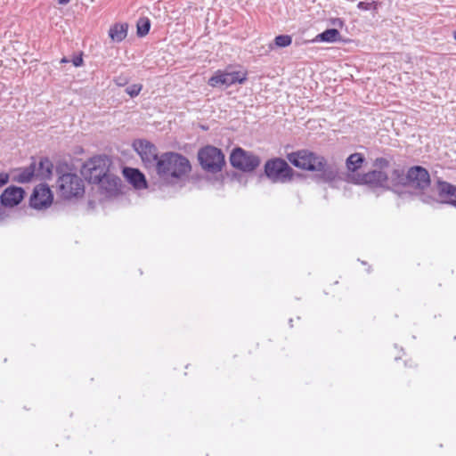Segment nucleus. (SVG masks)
Returning <instances> with one entry per match:
<instances>
[{"label": "nucleus", "mask_w": 456, "mask_h": 456, "mask_svg": "<svg viewBox=\"0 0 456 456\" xmlns=\"http://www.w3.org/2000/svg\"><path fill=\"white\" fill-rule=\"evenodd\" d=\"M288 159L296 167L303 170L320 172V178L326 183L334 181L338 175V169L327 163L324 157L307 150L289 154Z\"/></svg>", "instance_id": "f257e3e1"}, {"label": "nucleus", "mask_w": 456, "mask_h": 456, "mask_svg": "<svg viewBox=\"0 0 456 456\" xmlns=\"http://www.w3.org/2000/svg\"><path fill=\"white\" fill-rule=\"evenodd\" d=\"M191 168L187 158L179 153L169 151L159 155L154 171L161 182L166 184H172L186 175Z\"/></svg>", "instance_id": "f03ea898"}, {"label": "nucleus", "mask_w": 456, "mask_h": 456, "mask_svg": "<svg viewBox=\"0 0 456 456\" xmlns=\"http://www.w3.org/2000/svg\"><path fill=\"white\" fill-rule=\"evenodd\" d=\"M110 164V159L107 156H94L84 163L81 174L90 183L97 184L109 175Z\"/></svg>", "instance_id": "7ed1b4c3"}, {"label": "nucleus", "mask_w": 456, "mask_h": 456, "mask_svg": "<svg viewBox=\"0 0 456 456\" xmlns=\"http://www.w3.org/2000/svg\"><path fill=\"white\" fill-rule=\"evenodd\" d=\"M60 195L65 200L78 198L85 192L83 180L76 174L66 173L61 175L57 181Z\"/></svg>", "instance_id": "20e7f679"}, {"label": "nucleus", "mask_w": 456, "mask_h": 456, "mask_svg": "<svg viewBox=\"0 0 456 456\" xmlns=\"http://www.w3.org/2000/svg\"><path fill=\"white\" fill-rule=\"evenodd\" d=\"M198 159L202 168L213 174L221 171L225 163L222 151L211 145L200 149Z\"/></svg>", "instance_id": "39448f33"}, {"label": "nucleus", "mask_w": 456, "mask_h": 456, "mask_svg": "<svg viewBox=\"0 0 456 456\" xmlns=\"http://www.w3.org/2000/svg\"><path fill=\"white\" fill-rule=\"evenodd\" d=\"M248 79L246 71L216 70L208 79V84L211 87H229L235 84H243Z\"/></svg>", "instance_id": "423d86ee"}, {"label": "nucleus", "mask_w": 456, "mask_h": 456, "mask_svg": "<svg viewBox=\"0 0 456 456\" xmlns=\"http://www.w3.org/2000/svg\"><path fill=\"white\" fill-rule=\"evenodd\" d=\"M231 165L241 171L251 172L260 164L259 158L250 151L241 148H236L230 156Z\"/></svg>", "instance_id": "0eeeda50"}, {"label": "nucleus", "mask_w": 456, "mask_h": 456, "mask_svg": "<svg viewBox=\"0 0 456 456\" xmlns=\"http://www.w3.org/2000/svg\"><path fill=\"white\" fill-rule=\"evenodd\" d=\"M265 172L272 181L284 183L291 178L293 169L285 160L274 159L265 163Z\"/></svg>", "instance_id": "6e6552de"}, {"label": "nucleus", "mask_w": 456, "mask_h": 456, "mask_svg": "<svg viewBox=\"0 0 456 456\" xmlns=\"http://www.w3.org/2000/svg\"><path fill=\"white\" fill-rule=\"evenodd\" d=\"M134 147L140 155L144 167L149 170H154L159 159L157 147L147 140L135 141Z\"/></svg>", "instance_id": "1a4fd4ad"}, {"label": "nucleus", "mask_w": 456, "mask_h": 456, "mask_svg": "<svg viewBox=\"0 0 456 456\" xmlns=\"http://www.w3.org/2000/svg\"><path fill=\"white\" fill-rule=\"evenodd\" d=\"M428 171L420 166H414L408 169V184L418 190H425L430 185Z\"/></svg>", "instance_id": "9d476101"}, {"label": "nucleus", "mask_w": 456, "mask_h": 456, "mask_svg": "<svg viewBox=\"0 0 456 456\" xmlns=\"http://www.w3.org/2000/svg\"><path fill=\"white\" fill-rule=\"evenodd\" d=\"M53 200V194L45 184L36 186L29 199V204L33 208L41 209L49 206Z\"/></svg>", "instance_id": "9b49d317"}, {"label": "nucleus", "mask_w": 456, "mask_h": 456, "mask_svg": "<svg viewBox=\"0 0 456 456\" xmlns=\"http://www.w3.org/2000/svg\"><path fill=\"white\" fill-rule=\"evenodd\" d=\"M388 177L386 173L379 170H373L358 175L356 183L366 184L371 188H384L387 185Z\"/></svg>", "instance_id": "f8f14e48"}, {"label": "nucleus", "mask_w": 456, "mask_h": 456, "mask_svg": "<svg viewBox=\"0 0 456 456\" xmlns=\"http://www.w3.org/2000/svg\"><path fill=\"white\" fill-rule=\"evenodd\" d=\"M97 184L99 185L101 194L104 195L106 198H111L120 192L122 181L118 176L109 173V175Z\"/></svg>", "instance_id": "ddd939ff"}, {"label": "nucleus", "mask_w": 456, "mask_h": 456, "mask_svg": "<svg viewBox=\"0 0 456 456\" xmlns=\"http://www.w3.org/2000/svg\"><path fill=\"white\" fill-rule=\"evenodd\" d=\"M437 191L440 202L456 207V186L445 182L437 181Z\"/></svg>", "instance_id": "4468645a"}, {"label": "nucleus", "mask_w": 456, "mask_h": 456, "mask_svg": "<svg viewBox=\"0 0 456 456\" xmlns=\"http://www.w3.org/2000/svg\"><path fill=\"white\" fill-rule=\"evenodd\" d=\"M25 191L20 187L10 186L6 188L0 197L2 205L14 207L23 199Z\"/></svg>", "instance_id": "2eb2a0df"}, {"label": "nucleus", "mask_w": 456, "mask_h": 456, "mask_svg": "<svg viewBox=\"0 0 456 456\" xmlns=\"http://www.w3.org/2000/svg\"><path fill=\"white\" fill-rule=\"evenodd\" d=\"M123 174L126 180L137 190L147 187V182L144 175L136 168L125 167Z\"/></svg>", "instance_id": "dca6fc26"}, {"label": "nucleus", "mask_w": 456, "mask_h": 456, "mask_svg": "<svg viewBox=\"0 0 456 456\" xmlns=\"http://www.w3.org/2000/svg\"><path fill=\"white\" fill-rule=\"evenodd\" d=\"M128 25L126 23H115L109 30V36L112 41L120 43L127 36Z\"/></svg>", "instance_id": "f3484780"}, {"label": "nucleus", "mask_w": 456, "mask_h": 456, "mask_svg": "<svg viewBox=\"0 0 456 456\" xmlns=\"http://www.w3.org/2000/svg\"><path fill=\"white\" fill-rule=\"evenodd\" d=\"M53 167V163L47 158L41 159L38 166H36V176L42 180L49 179Z\"/></svg>", "instance_id": "a211bd4d"}, {"label": "nucleus", "mask_w": 456, "mask_h": 456, "mask_svg": "<svg viewBox=\"0 0 456 456\" xmlns=\"http://www.w3.org/2000/svg\"><path fill=\"white\" fill-rule=\"evenodd\" d=\"M340 39L341 35L337 28H329L317 35L315 40L319 42L334 43L340 41Z\"/></svg>", "instance_id": "6ab92c4d"}, {"label": "nucleus", "mask_w": 456, "mask_h": 456, "mask_svg": "<svg viewBox=\"0 0 456 456\" xmlns=\"http://www.w3.org/2000/svg\"><path fill=\"white\" fill-rule=\"evenodd\" d=\"M36 176V162H32L28 167L21 168L18 174L17 180L20 183H28Z\"/></svg>", "instance_id": "aec40b11"}, {"label": "nucleus", "mask_w": 456, "mask_h": 456, "mask_svg": "<svg viewBox=\"0 0 456 456\" xmlns=\"http://www.w3.org/2000/svg\"><path fill=\"white\" fill-rule=\"evenodd\" d=\"M391 180L395 185L408 184V171L405 173L403 168H395L391 173Z\"/></svg>", "instance_id": "412c9836"}, {"label": "nucleus", "mask_w": 456, "mask_h": 456, "mask_svg": "<svg viewBox=\"0 0 456 456\" xmlns=\"http://www.w3.org/2000/svg\"><path fill=\"white\" fill-rule=\"evenodd\" d=\"M364 159L361 153L351 154L346 159V167L348 170L356 171L361 167Z\"/></svg>", "instance_id": "4be33fe9"}, {"label": "nucleus", "mask_w": 456, "mask_h": 456, "mask_svg": "<svg viewBox=\"0 0 456 456\" xmlns=\"http://www.w3.org/2000/svg\"><path fill=\"white\" fill-rule=\"evenodd\" d=\"M151 28V22L148 18L140 19L137 22V35L139 37L146 36Z\"/></svg>", "instance_id": "5701e85b"}, {"label": "nucleus", "mask_w": 456, "mask_h": 456, "mask_svg": "<svg viewBox=\"0 0 456 456\" xmlns=\"http://www.w3.org/2000/svg\"><path fill=\"white\" fill-rule=\"evenodd\" d=\"M292 43V37L289 35H279L274 38L276 47H287Z\"/></svg>", "instance_id": "b1692460"}, {"label": "nucleus", "mask_w": 456, "mask_h": 456, "mask_svg": "<svg viewBox=\"0 0 456 456\" xmlns=\"http://www.w3.org/2000/svg\"><path fill=\"white\" fill-rule=\"evenodd\" d=\"M379 3L375 0H372L370 3L361 1L357 4V8L362 11H378Z\"/></svg>", "instance_id": "393cba45"}, {"label": "nucleus", "mask_w": 456, "mask_h": 456, "mask_svg": "<svg viewBox=\"0 0 456 456\" xmlns=\"http://www.w3.org/2000/svg\"><path fill=\"white\" fill-rule=\"evenodd\" d=\"M142 88V85L134 84V85L128 86L126 89V92L131 97H135V96H137L140 94Z\"/></svg>", "instance_id": "a878e982"}, {"label": "nucleus", "mask_w": 456, "mask_h": 456, "mask_svg": "<svg viewBox=\"0 0 456 456\" xmlns=\"http://www.w3.org/2000/svg\"><path fill=\"white\" fill-rule=\"evenodd\" d=\"M72 63L75 67H80L83 64L82 55L74 56L72 59Z\"/></svg>", "instance_id": "bb28decb"}, {"label": "nucleus", "mask_w": 456, "mask_h": 456, "mask_svg": "<svg viewBox=\"0 0 456 456\" xmlns=\"http://www.w3.org/2000/svg\"><path fill=\"white\" fill-rule=\"evenodd\" d=\"M9 175L5 173H0V188L8 183Z\"/></svg>", "instance_id": "cd10ccee"}, {"label": "nucleus", "mask_w": 456, "mask_h": 456, "mask_svg": "<svg viewBox=\"0 0 456 456\" xmlns=\"http://www.w3.org/2000/svg\"><path fill=\"white\" fill-rule=\"evenodd\" d=\"M377 164L380 167H387L389 162L388 160H387L386 159L384 158H379V159H377L376 160Z\"/></svg>", "instance_id": "c85d7f7f"}, {"label": "nucleus", "mask_w": 456, "mask_h": 456, "mask_svg": "<svg viewBox=\"0 0 456 456\" xmlns=\"http://www.w3.org/2000/svg\"><path fill=\"white\" fill-rule=\"evenodd\" d=\"M422 200H423L425 203H428V204H430V203H432V202L436 201V200H435V199H433V198H431V197H423Z\"/></svg>", "instance_id": "c756f323"}, {"label": "nucleus", "mask_w": 456, "mask_h": 456, "mask_svg": "<svg viewBox=\"0 0 456 456\" xmlns=\"http://www.w3.org/2000/svg\"><path fill=\"white\" fill-rule=\"evenodd\" d=\"M70 0H58L60 4H67Z\"/></svg>", "instance_id": "7c9ffc66"}, {"label": "nucleus", "mask_w": 456, "mask_h": 456, "mask_svg": "<svg viewBox=\"0 0 456 456\" xmlns=\"http://www.w3.org/2000/svg\"><path fill=\"white\" fill-rule=\"evenodd\" d=\"M125 83H126V80L124 81V84H125ZM117 84H118V85H119V86H122V85H123L122 80H119V82H118V81H117Z\"/></svg>", "instance_id": "2f4dec72"}, {"label": "nucleus", "mask_w": 456, "mask_h": 456, "mask_svg": "<svg viewBox=\"0 0 456 456\" xmlns=\"http://www.w3.org/2000/svg\"><path fill=\"white\" fill-rule=\"evenodd\" d=\"M125 83H126V80L124 81V84H125ZM117 84H118V85H119V86H122V85H123L122 80H119V82H118V81H117Z\"/></svg>", "instance_id": "473e14b6"}, {"label": "nucleus", "mask_w": 456, "mask_h": 456, "mask_svg": "<svg viewBox=\"0 0 456 456\" xmlns=\"http://www.w3.org/2000/svg\"><path fill=\"white\" fill-rule=\"evenodd\" d=\"M67 61H68V60H67L66 58H63V59L61 60V62H67Z\"/></svg>", "instance_id": "72a5a7b5"}, {"label": "nucleus", "mask_w": 456, "mask_h": 456, "mask_svg": "<svg viewBox=\"0 0 456 456\" xmlns=\"http://www.w3.org/2000/svg\"><path fill=\"white\" fill-rule=\"evenodd\" d=\"M453 37L456 40V30L453 32Z\"/></svg>", "instance_id": "f704fd0d"}, {"label": "nucleus", "mask_w": 456, "mask_h": 456, "mask_svg": "<svg viewBox=\"0 0 456 456\" xmlns=\"http://www.w3.org/2000/svg\"><path fill=\"white\" fill-rule=\"evenodd\" d=\"M3 219V214L2 212L0 211V221Z\"/></svg>", "instance_id": "c9c22d12"}]
</instances>
